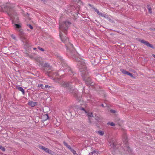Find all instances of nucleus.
I'll use <instances>...</instances> for the list:
<instances>
[{"label": "nucleus", "mask_w": 155, "mask_h": 155, "mask_svg": "<svg viewBox=\"0 0 155 155\" xmlns=\"http://www.w3.org/2000/svg\"><path fill=\"white\" fill-rule=\"evenodd\" d=\"M36 49V48H34V50H35V49Z\"/></svg>", "instance_id": "nucleus-39"}, {"label": "nucleus", "mask_w": 155, "mask_h": 155, "mask_svg": "<svg viewBox=\"0 0 155 155\" xmlns=\"http://www.w3.org/2000/svg\"><path fill=\"white\" fill-rule=\"evenodd\" d=\"M48 114H47L43 115L41 116V119L42 121H45L48 119Z\"/></svg>", "instance_id": "nucleus-8"}, {"label": "nucleus", "mask_w": 155, "mask_h": 155, "mask_svg": "<svg viewBox=\"0 0 155 155\" xmlns=\"http://www.w3.org/2000/svg\"><path fill=\"white\" fill-rule=\"evenodd\" d=\"M38 49H39V50H40L41 51H44V49L43 48H41L40 47H38Z\"/></svg>", "instance_id": "nucleus-28"}, {"label": "nucleus", "mask_w": 155, "mask_h": 155, "mask_svg": "<svg viewBox=\"0 0 155 155\" xmlns=\"http://www.w3.org/2000/svg\"><path fill=\"white\" fill-rule=\"evenodd\" d=\"M81 64V63L80 62H79L78 63V65H80Z\"/></svg>", "instance_id": "nucleus-36"}, {"label": "nucleus", "mask_w": 155, "mask_h": 155, "mask_svg": "<svg viewBox=\"0 0 155 155\" xmlns=\"http://www.w3.org/2000/svg\"><path fill=\"white\" fill-rule=\"evenodd\" d=\"M63 85H64V87H68V89L70 88V87H69V84L68 83H64Z\"/></svg>", "instance_id": "nucleus-15"}, {"label": "nucleus", "mask_w": 155, "mask_h": 155, "mask_svg": "<svg viewBox=\"0 0 155 155\" xmlns=\"http://www.w3.org/2000/svg\"><path fill=\"white\" fill-rule=\"evenodd\" d=\"M107 124L108 125H110L112 126H113L115 125L114 124L113 122H108L107 123Z\"/></svg>", "instance_id": "nucleus-22"}, {"label": "nucleus", "mask_w": 155, "mask_h": 155, "mask_svg": "<svg viewBox=\"0 0 155 155\" xmlns=\"http://www.w3.org/2000/svg\"><path fill=\"white\" fill-rule=\"evenodd\" d=\"M17 88L18 90L22 92L23 93H24L25 92L24 90L21 87H17Z\"/></svg>", "instance_id": "nucleus-12"}, {"label": "nucleus", "mask_w": 155, "mask_h": 155, "mask_svg": "<svg viewBox=\"0 0 155 155\" xmlns=\"http://www.w3.org/2000/svg\"><path fill=\"white\" fill-rule=\"evenodd\" d=\"M37 62H38L37 63V64H38L39 65H43V63L42 62H38V61H37Z\"/></svg>", "instance_id": "nucleus-29"}, {"label": "nucleus", "mask_w": 155, "mask_h": 155, "mask_svg": "<svg viewBox=\"0 0 155 155\" xmlns=\"http://www.w3.org/2000/svg\"><path fill=\"white\" fill-rule=\"evenodd\" d=\"M101 105H102V107H104V106L103 104H102Z\"/></svg>", "instance_id": "nucleus-38"}, {"label": "nucleus", "mask_w": 155, "mask_h": 155, "mask_svg": "<svg viewBox=\"0 0 155 155\" xmlns=\"http://www.w3.org/2000/svg\"><path fill=\"white\" fill-rule=\"evenodd\" d=\"M94 10L97 13V14L99 15H101V13L97 9L94 8Z\"/></svg>", "instance_id": "nucleus-17"}, {"label": "nucleus", "mask_w": 155, "mask_h": 155, "mask_svg": "<svg viewBox=\"0 0 155 155\" xmlns=\"http://www.w3.org/2000/svg\"><path fill=\"white\" fill-rule=\"evenodd\" d=\"M71 45V46H73V45Z\"/></svg>", "instance_id": "nucleus-41"}, {"label": "nucleus", "mask_w": 155, "mask_h": 155, "mask_svg": "<svg viewBox=\"0 0 155 155\" xmlns=\"http://www.w3.org/2000/svg\"><path fill=\"white\" fill-rule=\"evenodd\" d=\"M147 9L148 10V11L151 14L152 13V8H151L150 5H147Z\"/></svg>", "instance_id": "nucleus-14"}, {"label": "nucleus", "mask_w": 155, "mask_h": 155, "mask_svg": "<svg viewBox=\"0 0 155 155\" xmlns=\"http://www.w3.org/2000/svg\"><path fill=\"white\" fill-rule=\"evenodd\" d=\"M14 25L15 26V29L21 33H22L23 32L21 28V26L18 24H15Z\"/></svg>", "instance_id": "nucleus-5"}, {"label": "nucleus", "mask_w": 155, "mask_h": 155, "mask_svg": "<svg viewBox=\"0 0 155 155\" xmlns=\"http://www.w3.org/2000/svg\"><path fill=\"white\" fill-rule=\"evenodd\" d=\"M70 24L71 23L69 21H65L62 23L60 22V30L66 34V31L68 28V25Z\"/></svg>", "instance_id": "nucleus-2"}, {"label": "nucleus", "mask_w": 155, "mask_h": 155, "mask_svg": "<svg viewBox=\"0 0 155 155\" xmlns=\"http://www.w3.org/2000/svg\"><path fill=\"white\" fill-rule=\"evenodd\" d=\"M28 104L29 105L32 107H34L35 106L37 105V102H33L32 101H29L28 103Z\"/></svg>", "instance_id": "nucleus-9"}, {"label": "nucleus", "mask_w": 155, "mask_h": 155, "mask_svg": "<svg viewBox=\"0 0 155 155\" xmlns=\"http://www.w3.org/2000/svg\"><path fill=\"white\" fill-rule=\"evenodd\" d=\"M123 140L126 143L127 142V138L126 135H124V137L123 139Z\"/></svg>", "instance_id": "nucleus-20"}, {"label": "nucleus", "mask_w": 155, "mask_h": 155, "mask_svg": "<svg viewBox=\"0 0 155 155\" xmlns=\"http://www.w3.org/2000/svg\"><path fill=\"white\" fill-rule=\"evenodd\" d=\"M64 143L65 145L69 149H71L70 146L68 145L65 142H64Z\"/></svg>", "instance_id": "nucleus-25"}, {"label": "nucleus", "mask_w": 155, "mask_h": 155, "mask_svg": "<svg viewBox=\"0 0 155 155\" xmlns=\"http://www.w3.org/2000/svg\"><path fill=\"white\" fill-rule=\"evenodd\" d=\"M100 16L101 17H104V18H107V15L106 14H103L102 13H101V15H100Z\"/></svg>", "instance_id": "nucleus-21"}, {"label": "nucleus", "mask_w": 155, "mask_h": 155, "mask_svg": "<svg viewBox=\"0 0 155 155\" xmlns=\"http://www.w3.org/2000/svg\"><path fill=\"white\" fill-rule=\"evenodd\" d=\"M110 112H111L113 113H115V110H110Z\"/></svg>", "instance_id": "nucleus-32"}, {"label": "nucleus", "mask_w": 155, "mask_h": 155, "mask_svg": "<svg viewBox=\"0 0 155 155\" xmlns=\"http://www.w3.org/2000/svg\"><path fill=\"white\" fill-rule=\"evenodd\" d=\"M152 55L153 56L154 58H155V54H152Z\"/></svg>", "instance_id": "nucleus-35"}, {"label": "nucleus", "mask_w": 155, "mask_h": 155, "mask_svg": "<svg viewBox=\"0 0 155 155\" xmlns=\"http://www.w3.org/2000/svg\"><path fill=\"white\" fill-rule=\"evenodd\" d=\"M12 5V4L9 3L7 4L5 7V9L7 11H10V9H11V6Z\"/></svg>", "instance_id": "nucleus-10"}, {"label": "nucleus", "mask_w": 155, "mask_h": 155, "mask_svg": "<svg viewBox=\"0 0 155 155\" xmlns=\"http://www.w3.org/2000/svg\"><path fill=\"white\" fill-rule=\"evenodd\" d=\"M28 26H29V27L31 29H32L33 28L32 26L30 25H28Z\"/></svg>", "instance_id": "nucleus-30"}, {"label": "nucleus", "mask_w": 155, "mask_h": 155, "mask_svg": "<svg viewBox=\"0 0 155 155\" xmlns=\"http://www.w3.org/2000/svg\"><path fill=\"white\" fill-rule=\"evenodd\" d=\"M120 71L121 72L123 73L124 74H127L130 76L132 77H133L132 74L131 73H130L128 72V71H127L126 70L124 69H121Z\"/></svg>", "instance_id": "nucleus-7"}, {"label": "nucleus", "mask_w": 155, "mask_h": 155, "mask_svg": "<svg viewBox=\"0 0 155 155\" xmlns=\"http://www.w3.org/2000/svg\"><path fill=\"white\" fill-rule=\"evenodd\" d=\"M97 133L100 135L101 136H103L104 134V132L103 131H102L101 130H99L97 132Z\"/></svg>", "instance_id": "nucleus-16"}, {"label": "nucleus", "mask_w": 155, "mask_h": 155, "mask_svg": "<svg viewBox=\"0 0 155 155\" xmlns=\"http://www.w3.org/2000/svg\"><path fill=\"white\" fill-rule=\"evenodd\" d=\"M79 68L80 71L81 72V76L84 80L87 82L90 81V79L88 75L87 72L86 71V68L84 63H83L82 66H79Z\"/></svg>", "instance_id": "nucleus-1"}, {"label": "nucleus", "mask_w": 155, "mask_h": 155, "mask_svg": "<svg viewBox=\"0 0 155 155\" xmlns=\"http://www.w3.org/2000/svg\"><path fill=\"white\" fill-rule=\"evenodd\" d=\"M141 43H143L146 45L147 46L153 48V47L151 44H150L148 41H145L144 40H142L140 41Z\"/></svg>", "instance_id": "nucleus-6"}, {"label": "nucleus", "mask_w": 155, "mask_h": 155, "mask_svg": "<svg viewBox=\"0 0 155 155\" xmlns=\"http://www.w3.org/2000/svg\"><path fill=\"white\" fill-rule=\"evenodd\" d=\"M124 149L127 151H131V149L129 147V146L127 145H126V146L124 147Z\"/></svg>", "instance_id": "nucleus-11"}, {"label": "nucleus", "mask_w": 155, "mask_h": 155, "mask_svg": "<svg viewBox=\"0 0 155 155\" xmlns=\"http://www.w3.org/2000/svg\"><path fill=\"white\" fill-rule=\"evenodd\" d=\"M68 69L69 74L71 75L72 74H73V72L71 69L70 68H68Z\"/></svg>", "instance_id": "nucleus-18"}, {"label": "nucleus", "mask_w": 155, "mask_h": 155, "mask_svg": "<svg viewBox=\"0 0 155 155\" xmlns=\"http://www.w3.org/2000/svg\"><path fill=\"white\" fill-rule=\"evenodd\" d=\"M12 37L14 39H15V37L14 36H12Z\"/></svg>", "instance_id": "nucleus-34"}, {"label": "nucleus", "mask_w": 155, "mask_h": 155, "mask_svg": "<svg viewBox=\"0 0 155 155\" xmlns=\"http://www.w3.org/2000/svg\"><path fill=\"white\" fill-rule=\"evenodd\" d=\"M94 152H92V153H94Z\"/></svg>", "instance_id": "nucleus-40"}, {"label": "nucleus", "mask_w": 155, "mask_h": 155, "mask_svg": "<svg viewBox=\"0 0 155 155\" xmlns=\"http://www.w3.org/2000/svg\"><path fill=\"white\" fill-rule=\"evenodd\" d=\"M79 109L80 110H83L86 113V110H85L84 109V108L79 107Z\"/></svg>", "instance_id": "nucleus-27"}, {"label": "nucleus", "mask_w": 155, "mask_h": 155, "mask_svg": "<svg viewBox=\"0 0 155 155\" xmlns=\"http://www.w3.org/2000/svg\"><path fill=\"white\" fill-rule=\"evenodd\" d=\"M74 1H75V2H77V1H80V0H74Z\"/></svg>", "instance_id": "nucleus-33"}, {"label": "nucleus", "mask_w": 155, "mask_h": 155, "mask_svg": "<svg viewBox=\"0 0 155 155\" xmlns=\"http://www.w3.org/2000/svg\"><path fill=\"white\" fill-rule=\"evenodd\" d=\"M71 150V151L72 152V153H73V154L74 155H77V153L76 152V151L74 150L71 149V148L70 149Z\"/></svg>", "instance_id": "nucleus-24"}, {"label": "nucleus", "mask_w": 155, "mask_h": 155, "mask_svg": "<svg viewBox=\"0 0 155 155\" xmlns=\"http://www.w3.org/2000/svg\"><path fill=\"white\" fill-rule=\"evenodd\" d=\"M44 66L45 67H50V65H49V64H48V63H46L45 64H44Z\"/></svg>", "instance_id": "nucleus-26"}, {"label": "nucleus", "mask_w": 155, "mask_h": 155, "mask_svg": "<svg viewBox=\"0 0 155 155\" xmlns=\"http://www.w3.org/2000/svg\"><path fill=\"white\" fill-rule=\"evenodd\" d=\"M50 87L48 86V85H45V87H44L45 88H47L48 87Z\"/></svg>", "instance_id": "nucleus-31"}, {"label": "nucleus", "mask_w": 155, "mask_h": 155, "mask_svg": "<svg viewBox=\"0 0 155 155\" xmlns=\"http://www.w3.org/2000/svg\"><path fill=\"white\" fill-rule=\"evenodd\" d=\"M41 149L44 150L46 152L51 154V155H54L55 153L53 151L49 150L48 148H46L43 146H41L39 147Z\"/></svg>", "instance_id": "nucleus-3"}, {"label": "nucleus", "mask_w": 155, "mask_h": 155, "mask_svg": "<svg viewBox=\"0 0 155 155\" xmlns=\"http://www.w3.org/2000/svg\"><path fill=\"white\" fill-rule=\"evenodd\" d=\"M69 91H70V92H71V93L72 92V91L71 90H70Z\"/></svg>", "instance_id": "nucleus-37"}, {"label": "nucleus", "mask_w": 155, "mask_h": 155, "mask_svg": "<svg viewBox=\"0 0 155 155\" xmlns=\"http://www.w3.org/2000/svg\"><path fill=\"white\" fill-rule=\"evenodd\" d=\"M0 149L1 150L3 151H5V148L1 146H0Z\"/></svg>", "instance_id": "nucleus-23"}, {"label": "nucleus", "mask_w": 155, "mask_h": 155, "mask_svg": "<svg viewBox=\"0 0 155 155\" xmlns=\"http://www.w3.org/2000/svg\"><path fill=\"white\" fill-rule=\"evenodd\" d=\"M59 36L62 41L64 43H65L67 42H68L69 40L67 37H66L63 38L62 37V33L60 31Z\"/></svg>", "instance_id": "nucleus-4"}, {"label": "nucleus", "mask_w": 155, "mask_h": 155, "mask_svg": "<svg viewBox=\"0 0 155 155\" xmlns=\"http://www.w3.org/2000/svg\"><path fill=\"white\" fill-rule=\"evenodd\" d=\"M38 87H41L42 89H44L45 87L43 84H38Z\"/></svg>", "instance_id": "nucleus-19"}, {"label": "nucleus", "mask_w": 155, "mask_h": 155, "mask_svg": "<svg viewBox=\"0 0 155 155\" xmlns=\"http://www.w3.org/2000/svg\"><path fill=\"white\" fill-rule=\"evenodd\" d=\"M87 115L89 120H90V118L93 117L92 113L91 112H89L87 113Z\"/></svg>", "instance_id": "nucleus-13"}]
</instances>
